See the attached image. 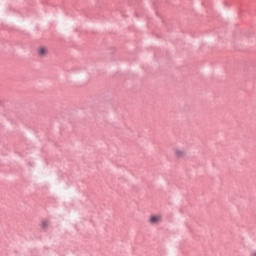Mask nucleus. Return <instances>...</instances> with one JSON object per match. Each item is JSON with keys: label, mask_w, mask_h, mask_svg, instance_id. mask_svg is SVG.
<instances>
[{"label": "nucleus", "mask_w": 256, "mask_h": 256, "mask_svg": "<svg viewBox=\"0 0 256 256\" xmlns=\"http://www.w3.org/2000/svg\"><path fill=\"white\" fill-rule=\"evenodd\" d=\"M148 222L152 225L160 224L161 222H163V214H150Z\"/></svg>", "instance_id": "nucleus-1"}, {"label": "nucleus", "mask_w": 256, "mask_h": 256, "mask_svg": "<svg viewBox=\"0 0 256 256\" xmlns=\"http://www.w3.org/2000/svg\"><path fill=\"white\" fill-rule=\"evenodd\" d=\"M37 54L40 58H45L49 54V48L47 46H38Z\"/></svg>", "instance_id": "nucleus-2"}, {"label": "nucleus", "mask_w": 256, "mask_h": 256, "mask_svg": "<svg viewBox=\"0 0 256 256\" xmlns=\"http://www.w3.org/2000/svg\"><path fill=\"white\" fill-rule=\"evenodd\" d=\"M187 155V151L185 150V148H174V156L176 158H184Z\"/></svg>", "instance_id": "nucleus-3"}, {"label": "nucleus", "mask_w": 256, "mask_h": 256, "mask_svg": "<svg viewBox=\"0 0 256 256\" xmlns=\"http://www.w3.org/2000/svg\"><path fill=\"white\" fill-rule=\"evenodd\" d=\"M40 226H42V228H48L49 221L48 220H42V222L40 223Z\"/></svg>", "instance_id": "nucleus-4"}, {"label": "nucleus", "mask_w": 256, "mask_h": 256, "mask_svg": "<svg viewBox=\"0 0 256 256\" xmlns=\"http://www.w3.org/2000/svg\"><path fill=\"white\" fill-rule=\"evenodd\" d=\"M250 256H256V250H253L250 254Z\"/></svg>", "instance_id": "nucleus-5"}]
</instances>
